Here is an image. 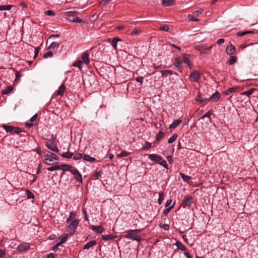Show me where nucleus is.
I'll list each match as a JSON object with an SVG mask.
<instances>
[{"label":"nucleus","instance_id":"12","mask_svg":"<svg viewBox=\"0 0 258 258\" xmlns=\"http://www.w3.org/2000/svg\"><path fill=\"white\" fill-rule=\"evenodd\" d=\"M193 203V199L192 197H187L185 198L184 200L182 202V205L183 208H185L186 206H190L191 204Z\"/></svg>","mask_w":258,"mask_h":258},{"label":"nucleus","instance_id":"8","mask_svg":"<svg viewBox=\"0 0 258 258\" xmlns=\"http://www.w3.org/2000/svg\"><path fill=\"white\" fill-rule=\"evenodd\" d=\"M189 77L194 82H198L201 78V74L199 72L195 71L192 72L190 75Z\"/></svg>","mask_w":258,"mask_h":258},{"label":"nucleus","instance_id":"26","mask_svg":"<svg viewBox=\"0 0 258 258\" xmlns=\"http://www.w3.org/2000/svg\"><path fill=\"white\" fill-rule=\"evenodd\" d=\"M175 245L179 249H181L182 251H185L186 250V247L180 241H176Z\"/></svg>","mask_w":258,"mask_h":258},{"label":"nucleus","instance_id":"54","mask_svg":"<svg viewBox=\"0 0 258 258\" xmlns=\"http://www.w3.org/2000/svg\"><path fill=\"white\" fill-rule=\"evenodd\" d=\"M236 88H234V87L228 88L226 92V94L229 95V94L233 92Z\"/></svg>","mask_w":258,"mask_h":258},{"label":"nucleus","instance_id":"2","mask_svg":"<svg viewBox=\"0 0 258 258\" xmlns=\"http://www.w3.org/2000/svg\"><path fill=\"white\" fill-rule=\"evenodd\" d=\"M59 157L55 154L48 151L45 152V155L43 156V162L47 165H51L54 160H58Z\"/></svg>","mask_w":258,"mask_h":258},{"label":"nucleus","instance_id":"29","mask_svg":"<svg viewBox=\"0 0 258 258\" xmlns=\"http://www.w3.org/2000/svg\"><path fill=\"white\" fill-rule=\"evenodd\" d=\"M83 159L86 161L89 162H94L96 161V159L94 157H91V156L88 155H84L83 156Z\"/></svg>","mask_w":258,"mask_h":258},{"label":"nucleus","instance_id":"28","mask_svg":"<svg viewBox=\"0 0 258 258\" xmlns=\"http://www.w3.org/2000/svg\"><path fill=\"white\" fill-rule=\"evenodd\" d=\"M77 216V214L74 212H71L69 215V217L67 218L66 222L67 223H69L71 221H73L74 219H76V217Z\"/></svg>","mask_w":258,"mask_h":258},{"label":"nucleus","instance_id":"53","mask_svg":"<svg viewBox=\"0 0 258 258\" xmlns=\"http://www.w3.org/2000/svg\"><path fill=\"white\" fill-rule=\"evenodd\" d=\"M182 59H183V61L185 63H186V64H188V65H189V66L190 65V62H189V59H188V58L187 57V56H186V55H184V56H183Z\"/></svg>","mask_w":258,"mask_h":258},{"label":"nucleus","instance_id":"33","mask_svg":"<svg viewBox=\"0 0 258 258\" xmlns=\"http://www.w3.org/2000/svg\"><path fill=\"white\" fill-rule=\"evenodd\" d=\"M178 135L176 133H174L168 140V143L169 144H171L173 143L176 139H177Z\"/></svg>","mask_w":258,"mask_h":258},{"label":"nucleus","instance_id":"21","mask_svg":"<svg viewBox=\"0 0 258 258\" xmlns=\"http://www.w3.org/2000/svg\"><path fill=\"white\" fill-rule=\"evenodd\" d=\"M116 237V235L112 234L103 235L102 236V239L105 241L110 240Z\"/></svg>","mask_w":258,"mask_h":258},{"label":"nucleus","instance_id":"19","mask_svg":"<svg viewBox=\"0 0 258 258\" xmlns=\"http://www.w3.org/2000/svg\"><path fill=\"white\" fill-rule=\"evenodd\" d=\"M66 90V87L64 84H62L59 87L58 90L56 91L57 95H63Z\"/></svg>","mask_w":258,"mask_h":258},{"label":"nucleus","instance_id":"4","mask_svg":"<svg viewBox=\"0 0 258 258\" xmlns=\"http://www.w3.org/2000/svg\"><path fill=\"white\" fill-rule=\"evenodd\" d=\"M76 12L74 11H68L66 12V15L68 17V19L69 20V21L71 22L77 23H82L83 20L78 17H75L73 19L71 18L72 16H73L76 14Z\"/></svg>","mask_w":258,"mask_h":258},{"label":"nucleus","instance_id":"40","mask_svg":"<svg viewBox=\"0 0 258 258\" xmlns=\"http://www.w3.org/2000/svg\"><path fill=\"white\" fill-rule=\"evenodd\" d=\"M3 127L7 132L9 133L13 131V130L14 129V127L7 125H4Z\"/></svg>","mask_w":258,"mask_h":258},{"label":"nucleus","instance_id":"43","mask_svg":"<svg viewBox=\"0 0 258 258\" xmlns=\"http://www.w3.org/2000/svg\"><path fill=\"white\" fill-rule=\"evenodd\" d=\"M53 55V53L52 51H48L47 52L43 54V57L44 58L51 57Z\"/></svg>","mask_w":258,"mask_h":258},{"label":"nucleus","instance_id":"17","mask_svg":"<svg viewBox=\"0 0 258 258\" xmlns=\"http://www.w3.org/2000/svg\"><path fill=\"white\" fill-rule=\"evenodd\" d=\"M59 46V43L58 42H52L48 46V49L57 51Z\"/></svg>","mask_w":258,"mask_h":258},{"label":"nucleus","instance_id":"44","mask_svg":"<svg viewBox=\"0 0 258 258\" xmlns=\"http://www.w3.org/2000/svg\"><path fill=\"white\" fill-rule=\"evenodd\" d=\"M253 31H245L242 32H238L237 33V36L241 37L247 34L252 33Z\"/></svg>","mask_w":258,"mask_h":258},{"label":"nucleus","instance_id":"60","mask_svg":"<svg viewBox=\"0 0 258 258\" xmlns=\"http://www.w3.org/2000/svg\"><path fill=\"white\" fill-rule=\"evenodd\" d=\"M13 131L16 134H19L22 132L21 130L19 127H14Z\"/></svg>","mask_w":258,"mask_h":258},{"label":"nucleus","instance_id":"7","mask_svg":"<svg viewBox=\"0 0 258 258\" xmlns=\"http://www.w3.org/2000/svg\"><path fill=\"white\" fill-rule=\"evenodd\" d=\"M148 156L150 160L155 163H159L162 159L161 156L156 154H151Z\"/></svg>","mask_w":258,"mask_h":258},{"label":"nucleus","instance_id":"5","mask_svg":"<svg viewBox=\"0 0 258 258\" xmlns=\"http://www.w3.org/2000/svg\"><path fill=\"white\" fill-rule=\"evenodd\" d=\"M213 45H211L210 47H206L203 44L196 45L195 46V49L201 52L202 54H208L212 49Z\"/></svg>","mask_w":258,"mask_h":258},{"label":"nucleus","instance_id":"50","mask_svg":"<svg viewBox=\"0 0 258 258\" xmlns=\"http://www.w3.org/2000/svg\"><path fill=\"white\" fill-rule=\"evenodd\" d=\"M187 18L189 21H195V22H198L199 21V19L197 18H195L192 15H188L187 16Z\"/></svg>","mask_w":258,"mask_h":258},{"label":"nucleus","instance_id":"42","mask_svg":"<svg viewBox=\"0 0 258 258\" xmlns=\"http://www.w3.org/2000/svg\"><path fill=\"white\" fill-rule=\"evenodd\" d=\"M82 61L81 60H78L75 63H74L73 66L78 67L79 69H81L82 67Z\"/></svg>","mask_w":258,"mask_h":258},{"label":"nucleus","instance_id":"56","mask_svg":"<svg viewBox=\"0 0 258 258\" xmlns=\"http://www.w3.org/2000/svg\"><path fill=\"white\" fill-rule=\"evenodd\" d=\"M102 174V171H99L98 172H96L94 174V176L96 178L98 179L99 177H101Z\"/></svg>","mask_w":258,"mask_h":258},{"label":"nucleus","instance_id":"37","mask_svg":"<svg viewBox=\"0 0 258 258\" xmlns=\"http://www.w3.org/2000/svg\"><path fill=\"white\" fill-rule=\"evenodd\" d=\"M180 175L181 178L185 181H188L191 178L190 176L185 175L183 173H180Z\"/></svg>","mask_w":258,"mask_h":258},{"label":"nucleus","instance_id":"36","mask_svg":"<svg viewBox=\"0 0 258 258\" xmlns=\"http://www.w3.org/2000/svg\"><path fill=\"white\" fill-rule=\"evenodd\" d=\"M141 31H142V30L140 28H137L135 30H134V31H133L131 33L130 35L133 36L138 35L139 34H140Z\"/></svg>","mask_w":258,"mask_h":258},{"label":"nucleus","instance_id":"35","mask_svg":"<svg viewBox=\"0 0 258 258\" xmlns=\"http://www.w3.org/2000/svg\"><path fill=\"white\" fill-rule=\"evenodd\" d=\"M12 8V6L10 5L0 6V11L8 10L9 11Z\"/></svg>","mask_w":258,"mask_h":258},{"label":"nucleus","instance_id":"20","mask_svg":"<svg viewBox=\"0 0 258 258\" xmlns=\"http://www.w3.org/2000/svg\"><path fill=\"white\" fill-rule=\"evenodd\" d=\"M181 64H182V61L179 58H176L175 59V62L174 64L175 68L177 70L181 71L180 68H181Z\"/></svg>","mask_w":258,"mask_h":258},{"label":"nucleus","instance_id":"49","mask_svg":"<svg viewBox=\"0 0 258 258\" xmlns=\"http://www.w3.org/2000/svg\"><path fill=\"white\" fill-rule=\"evenodd\" d=\"M27 193V197L29 199H33L34 198V195L29 190H27L26 191Z\"/></svg>","mask_w":258,"mask_h":258},{"label":"nucleus","instance_id":"55","mask_svg":"<svg viewBox=\"0 0 258 258\" xmlns=\"http://www.w3.org/2000/svg\"><path fill=\"white\" fill-rule=\"evenodd\" d=\"M45 14L48 15V16H54L55 13L52 10H48L45 12Z\"/></svg>","mask_w":258,"mask_h":258},{"label":"nucleus","instance_id":"46","mask_svg":"<svg viewBox=\"0 0 258 258\" xmlns=\"http://www.w3.org/2000/svg\"><path fill=\"white\" fill-rule=\"evenodd\" d=\"M165 134L162 131H160L156 136V141H160L164 136Z\"/></svg>","mask_w":258,"mask_h":258},{"label":"nucleus","instance_id":"57","mask_svg":"<svg viewBox=\"0 0 258 258\" xmlns=\"http://www.w3.org/2000/svg\"><path fill=\"white\" fill-rule=\"evenodd\" d=\"M211 115H212V112L210 111H208L205 114H204L203 115L202 118H204L205 117H210Z\"/></svg>","mask_w":258,"mask_h":258},{"label":"nucleus","instance_id":"13","mask_svg":"<svg viewBox=\"0 0 258 258\" xmlns=\"http://www.w3.org/2000/svg\"><path fill=\"white\" fill-rule=\"evenodd\" d=\"M29 248L30 245L29 243H23L17 247V250L20 252H22L28 249Z\"/></svg>","mask_w":258,"mask_h":258},{"label":"nucleus","instance_id":"30","mask_svg":"<svg viewBox=\"0 0 258 258\" xmlns=\"http://www.w3.org/2000/svg\"><path fill=\"white\" fill-rule=\"evenodd\" d=\"M174 205H175V203H173L172 206L165 209L162 214V217H164L166 215H167L169 213V212L171 211V210L173 208Z\"/></svg>","mask_w":258,"mask_h":258},{"label":"nucleus","instance_id":"41","mask_svg":"<svg viewBox=\"0 0 258 258\" xmlns=\"http://www.w3.org/2000/svg\"><path fill=\"white\" fill-rule=\"evenodd\" d=\"M130 153L126 151H122L120 153L117 155L118 157H127Z\"/></svg>","mask_w":258,"mask_h":258},{"label":"nucleus","instance_id":"59","mask_svg":"<svg viewBox=\"0 0 258 258\" xmlns=\"http://www.w3.org/2000/svg\"><path fill=\"white\" fill-rule=\"evenodd\" d=\"M143 80H144L143 77H138L136 79V81L141 83V84H143Z\"/></svg>","mask_w":258,"mask_h":258},{"label":"nucleus","instance_id":"27","mask_svg":"<svg viewBox=\"0 0 258 258\" xmlns=\"http://www.w3.org/2000/svg\"><path fill=\"white\" fill-rule=\"evenodd\" d=\"M13 90V88L12 86H7L4 90H2V93L3 94H8L11 92Z\"/></svg>","mask_w":258,"mask_h":258},{"label":"nucleus","instance_id":"6","mask_svg":"<svg viewBox=\"0 0 258 258\" xmlns=\"http://www.w3.org/2000/svg\"><path fill=\"white\" fill-rule=\"evenodd\" d=\"M71 173L74 175V178L79 183L82 182V177L81 173L77 169H74L71 171Z\"/></svg>","mask_w":258,"mask_h":258},{"label":"nucleus","instance_id":"61","mask_svg":"<svg viewBox=\"0 0 258 258\" xmlns=\"http://www.w3.org/2000/svg\"><path fill=\"white\" fill-rule=\"evenodd\" d=\"M38 115L37 114H34L31 118H30V121L31 122H34L36 119L37 118Z\"/></svg>","mask_w":258,"mask_h":258},{"label":"nucleus","instance_id":"45","mask_svg":"<svg viewBox=\"0 0 258 258\" xmlns=\"http://www.w3.org/2000/svg\"><path fill=\"white\" fill-rule=\"evenodd\" d=\"M162 77H166L168 75H171L172 73L170 70H164L161 71Z\"/></svg>","mask_w":258,"mask_h":258},{"label":"nucleus","instance_id":"9","mask_svg":"<svg viewBox=\"0 0 258 258\" xmlns=\"http://www.w3.org/2000/svg\"><path fill=\"white\" fill-rule=\"evenodd\" d=\"M236 52V48L231 43L227 46L226 53L229 55H232Z\"/></svg>","mask_w":258,"mask_h":258},{"label":"nucleus","instance_id":"39","mask_svg":"<svg viewBox=\"0 0 258 258\" xmlns=\"http://www.w3.org/2000/svg\"><path fill=\"white\" fill-rule=\"evenodd\" d=\"M151 145L152 144L151 143L145 142V145L142 147V149L145 150H148L151 148Z\"/></svg>","mask_w":258,"mask_h":258},{"label":"nucleus","instance_id":"52","mask_svg":"<svg viewBox=\"0 0 258 258\" xmlns=\"http://www.w3.org/2000/svg\"><path fill=\"white\" fill-rule=\"evenodd\" d=\"M160 163V164L163 167H164V168L167 169L168 168V165L167 164V162L165 160H162L160 162H159Z\"/></svg>","mask_w":258,"mask_h":258},{"label":"nucleus","instance_id":"32","mask_svg":"<svg viewBox=\"0 0 258 258\" xmlns=\"http://www.w3.org/2000/svg\"><path fill=\"white\" fill-rule=\"evenodd\" d=\"M120 39L117 37H114L113 38L111 42L112 46L114 49H116L117 47V43L118 41H120Z\"/></svg>","mask_w":258,"mask_h":258},{"label":"nucleus","instance_id":"62","mask_svg":"<svg viewBox=\"0 0 258 258\" xmlns=\"http://www.w3.org/2000/svg\"><path fill=\"white\" fill-rule=\"evenodd\" d=\"M171 203H172V200L171 199L167 200L166 202V204H165V207L166 208H168L171 205Z\"/></svg>","mask_w":258,"mask_h":258},{"label":"nucleus","instance_id":"63","mask_svg":"<svg viewBox=\"0 0 258 258\" xmlns=\"http://www.w3.org/2000/svg\"><path fill=\"white\" fill-rule=\"evenodd\" d=\"M224 41L225 40L223 38H220L217 40V43L218 44L221 45L223 44L224 42Z\"/></svg>","mask_w":258,"mask_h":258},{"label":"nucleus","instance_id":"34","mask_svg":"<svg viewBox=\"0 0 258 258\" xmlns=\"http://www.w3.org/2000/svg\"><path fill=\"white\" fill-rule=\"evenodd\" d=\"M255 90V89H249L248 90H247V91H245V92H243L241 93L242 95H246L248 97H249L250 95H251L253 92Z\"/></svg>","mask_w":258,"mask_h":258},{"label":"nucleus","instance_id":"23","mask_svg":"<svg viewBox=\"0 0 258 258\" xmlns=\"http://www.w3.org/2000/svg\"><path fill=\"white\" fill-rule=\"evenodd\" d=\"M237 60V57L236 56L231 55L229 59L227 60V63L229 65L234 64Z\"/></svg>","mask_w":258,"mask_h":258},{"label":"nucleus","instance_id":"14","mask_svg":"<svg viewBox=\"0 0 258 258\" xmlns=\"http://www.w3.org/2000/svg\"><path fill=\"white\" fill-rule=\"evenodd\" d=\"M91 229L93 231L97 233H102L104 231V228L101 225H92L91 226Z\"/></svg>","mask_w":258,"mask_h":258},{"label":"nucleus","instance_id":"22","mask_svg":"<svg viewBox=\"0 0 258 258\" xmlns=\"http://www.w3.org/2000/svg\"><path fill=\"white\" fill-rule=\"evenodd\" d=\"M162 5L165 7H168L174 5L173 0H161Z\"/></svg>","mask_w":258,"mask_h":258},{"label":"nucleus","instance_id":"38","mask_svg":"<svg viewBox=\"0 0 258 258\" xmlns=\"http://www.w3.org/2000/svg\"><path fill=\"white\" fill-rule=\"evenodd\" d=\"M69 235L68 234H64L61 236V239L59 242L60 244L64 243L68 239Z\"/></svg>","mask_w":258,"mask_h":258},{"label":"nucleus","instance_id":"25","mask_svg":"<svg viewBox=\"0 0 258 258\" xmlns=\"http://www.w3.org/2000/svg\"><path fill=\"white\" fill-rule=\"evenodd\" d=\"M72 168V166L70 165L62 164H61V169H62L63 171H70L71 172V171H72V170H71Z\"/></svg>","mask_w":258,"mask_h":258},{"label":"nucleus","instance_id":"58","mask_svg":"<svg viewBox=\"0 0 258 258\" xmlns=\"http://www.w3.org/2000/svg\"><path fill=\"white\" fill-rule=\"evenodd\" d=\"M39 50H40L39 47H36L35 48L34 55V58H35L37 56V55H38V54L39 53Z\"/></svg>","mask_w":258,"mask_h":258},{"label":"nucleus","instance_id":"48","mask_svg":"<svg viewBox=\"0 0 258 258\" xmlns=\"http://www.w3.org/2000/svg\"><path fill=\"white\" fill-rule=\"evenodd\" d=\"M82 157H83L82 154L80 153H77L74 155V159L75 160H77L81 159Z\"/></svg>","mask_w":258,"mask_h":258},{"label":"nucleus","instance_id":"51","mask_svg":"<svg viewBox=\"0 0 258 258\" xmlns=\"http://www.w3.org/2000/svg\"><path fill=\"white\" fill-rule=\"evenodd\" d=\"M159 29L162 31H168L169 28L168 25H162L159 27Z\"/></svg>","mask_w":258,"mask_h":258},{"label":"nucleus","instance_id":"15","mask_svg":"<svg viewBox=\"0 0 258 258\" xmlns=\"http://www.w3.org/2000/svg\"><path fill=\"white\" fill-rule=\"evenodd\" d=\"M196 100L203 105H205L206 104H207L208 101L207 99L205 98L200 94H199L197 96Z\"/></svg>","mask_w":258,"mask_h":258},{"label":"nucleus","instance_id":"1","mask_svg":"<svg viewBox=\"0 0 258 258\" xmlns=\"http://www.w3.org/2000/svg\"><path fill=\"white\" fill-rule=\"evenodd\" d=\"M141 231V229L128 230L126 231V234L125 235V237L127 239L140 242L142 240V238L139 235V233H140Z\"/></svg>","mask_w":258,"mask_h":258},{"label":"nucleus","instance_id":"47","mask_svg":"<svg viewBox=\"0 0 258 258\" xmlns=\"http://www.w3.org/2000/svg\"><path fill=\"white\" fill-rule=\"evenodd\" d=\"M164 200V193L160 192L159 194V199L158 200V203L160 205Z\"/></svg>","mask_w":258,"mask_h":258},{"label":"nucleus","instance_id":"10","mask_svg":"<svg viewBox=\"0 0 258 258\" xmlns=\"http://www.w3.org/2000/svg\"><path fill=\"white\" fill-rule=\"evenodd\" d=\"M220 97H221L220 94L218 91H216L208 99V101L214 102H217L219 100Z\"/></svg>","mask_w":258,"mask_h":258},{"label":"nucleus","instance_id":"18","mask_svg":"<svg viewBox=\"0 0 258 258\" xmlns=\"http://www.w3.org/2000/svg\"><path fill=\"white\" fill-rule=\"evenodd\" d=\"M82 59L83 62H84L85 64H88L89 63L90 59L89 58V54L88 53H83L82 56Z\"/></svg>","mask_w":258,"mask_h":258},{"label":"nucleus","instance_id":"31","mask_svg":"<svg viewBox=\"0 0 258 258\" xmlns=\"http://www.w3.org/2000/svg\"><path fill=\"white\" fill-rule=\"evenodd\" d=\"M73 155V153L70 152L69 151L63 153L61 154V156L63 158H67V159L71 158L72 157Z\"/></svg>","mask_w":258,"mask_h":258},{"label":"nucleus","instance_id":"11","mask_svg":"<svg viewBox=\"0 0 258 258\" xmlns=\"http://www.w3.org/2000/svg\"><path fill=\"white\" fill-rule=\"evenodd\" d=\"M47 147L53 152L58 153L59 151V150L56 144L53 142L48 143L47 144Z\"/></svg>","mask_w":258,"mask_h":258},{"label":"nucleus","instance_id":"64","mask_svg":"<svg viewBox=\"0 0 258 258\" xmlns=\"http://www.w3.org/2000/svg\"><path fill=\"white\" fill-rule=\"evenodd\" d=\"M203 12V11L201 10H197V11H195L194 12V14L195 15H196L197 16H199L200 15H201L202 14V13Z\"/></svg>","mask_w":258,"mask_h":258},{"label":"nucleus","instance_id":"3","mask_svg":"<svg viewBox=\"0 0 258 258\" xmlns=\"http://www.w3.org/2000/svg\"><path fill=\"white\" fill-rule=\"evenodd\" d=\"M79 222L80 220L78 219H74L67 226V231L72 234H74L76 231Z\"/></svg>","mask_w":258,"mask_h":258},{"label":"nucleus","instance_id":"16","mask_svg":"<svg viewBox=\"0 0 258 258\" xmlns=\"http://www.w3.org/2000/svg\"><path fill=\"white\" fill-rule=\"evenodd\" d=\"M181 122L182 120L181 119H175L173 120L172 123L169 125V128L174 129L177 127Z\"/></svg>","mask_w":258,"mask_h":258},{"label":"nucleus","instance_id":"24","mask_svg":"<svg viewBox=\"0 0 258 258\" xmlns=\"http://www.w3.org/2000/svg\"><path fill=\"white\" fill-rule=\"evenodd\" d=\"M96 244L95 240H91L86 243L84 246V249H88Z\"/></svg>","mask_w":258,"mask_h":258}]
</instances>
